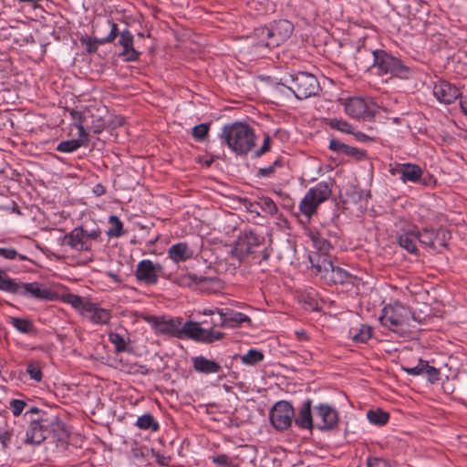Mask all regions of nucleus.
I'll return each instance as SVG.
<instances>
[{
  "instance_id": "f257e3e1",
  "label": "nucleus",
  "mask_w": 467,
  "mask_h": 467,
  "mask_svg": "<svg viewBox=\"0 0 467 467\" xmlns=\"http://www.w3.org/2000/svg\"><path fill=\"white\" fill-rule=\"evenodd\" d=\"M69 431L57 414L41 413L40 417L30 420L26 430V442L38 445L45 440L51 439L57 445L67 443Z\"/></svg>"
},
{
  "instance_id": "f03ea898",
  "label": "nucleus",
  "mask_w": 467,
  "mask_h": 467,
  "mask_svg": "<svg viewBox=\"0 0 467 467\" xmlns=\"http://www.w3.org/2000/svg\"><path fill=\"white\" fill-rule=\"evenodd\" d=\"M233 256L240 262L248 257L258 260V263L265 261L270 256V251L265 246V238L258 235L251 229H245L240 233L234 243Z\"/></svg>"
},
{
  "instance_id": "7ed1b4c3",
  "label": "nucleus",
  "mask_w": 467,
  "mask_h": 467,
  "mask_svg": "<svg viewBox=\"0 0 467 467\" xmlns=\"http://www.w3.org/2000/svg\"><path fill=\"white\" fill-rule=\"evenodd\" d=\"M220 138L223 143L238 155H246L255 146L254 129L244 122L224 125Z\"/></svg>"
},
{
  "instance_id": "20e7f679",
  "label": "nucleus",
  "mask_w": 467,
  "mask_h": 467,
  "mask_svg": "<svg viewBox=\"0 0 467 467\" xmlns=\"http://www.w3.org/2000/svg\"><path fill=\"white\" fill-rule=\"evenodd\" d=\"M372 74L376 76H390L401 79H408L412 74V68L390 52L378 48L372 51Z\"/></svg>"
},
{
  "instance_id": "39448f33",
  "label": "nucleus",
  "mask_w": 467,
  "mask_h": 467,
  "mask_svg": "<svg viewBox=\"0 0 467 467\" xmlns=\"http://www.w3.org/2000/svg\"><path fill=\"white\" fill-rule=\"evenodd\" d=\"M294 31L293 24L286 19L275 20L268 26L255 28L254 36L256 38L254 46L258 48H274L285 42Z\"/></svg>"
},
{
  "instance_id": "423d86ee",
  "label": "nucleus",
  "mask_w": 467,
  "mask_h": 467,
  "mask_svg": "<svg viewBox=\"0 0 467 467\" xmlns=\"http://www.w3.org/2000/svg\"><path fill=\"white\" fill-rule=\"evenodd\" d=\"M410 318L420 324L423 322V319L417 317L415 313H412L408 306L396 302L385 306L381 310L379 319L383 327H388L393 332L402 333V327L409 325Z\"/></svg>"
},
{
  "instance_id": "0eeeda50",
  "label": "nucleus",
  "mask_w": 467,
  "mask_h": 467,
  "mask_svg": "<svg viewBox=\"0 0 467 467\" xmlns=\"http://www.w3.org/2000/svg\"><path fill=\"white\" fill-rule=\"evenodd\" d=\"M288 88L298 99H306L319 94L321 88L317 78L310 73L298 71L285 79Z\"/></svg>"
},
{
  "instance_id": "6e6552de",
  "label": "nucleus",
  "mask_w": 467,
  "mask_h": 467,
  "mask_svg": "<svg viewBox=\"0 0 467 467\" xmlns=\"http://www.w3.org/2000/svg\"><path fill=\"white\" fill-rule=\"evenodd\" d=\"M343 101L345 113L357 120H371L376 112V105L370 99L362 97H349Z\"/></svg>"
},
{
  "instance_id": "1a4fd4ad",
  "label": "nucleus",
  "mask_w": 467,
  "mask_h": 467,
  "mask_svg": "<svg viewBox=\"0 0 467 467\" xmlns=\"http://www.w3.org/2000/svg\"><path fill=\"white\" fill-rule=\"evenodd\" d=\"M202 322L186 321L182 324L180 329V338H188L196 342L212 344L214 341L221 340L224 337V333L206 329L201 327Z\"/></svg>"
},
{
  "instance_id": "9d476101",
  "label": "nucleus",
  "mask_w": 467,
  "mask_h": 467,
  "mask_svg": "<svg viewBox=\"0 0 467 467\" xmlns=\"http://www.w3.org/2000/svg\"><path fill=\"white\" fill-rule=\"evenodd\" d=\"M135 277L139 283L146 285H155L160 277H164V267L160 263H153L150 259H143L137 264Z\"/></svg>"
},
{
  "instance_id": "9b49d317",
  "label": "nucleus",
  "mask_w": 467,
  "mask_h": 467,
  "mask_svg": "<svg viewBox=\"0 0 467 467\" xmlns=\"http://www.w3.org/2000/svg\"><path fill=\"white\" fill-rule=\"evenodd\" d=\"M295 410L286 400L277 401L271 409L269 419L273 427L277 431H285L293 423Z\"/></svg>"
},
{
  "instance_id": "f8f14e48",
  "label": "nucleus",
  "mask_w": 467,
  "mask_h": 467,
  "mask_svg": "<svg viewBox=\"0 0 467 467\" xmlns=\"http://www.w3.org/2000/svg\"><path fill=\"white\" fill-rule=\"evenodd\" d=\"M10 294L31 297L39 300H52L54 298L53 292L46 287H43L38 282L23 283L14 280L13 285H8Z\"/></svg>"
},
{
  "instance_id": "ddd939ff",
  "label": "nucleus",
  "mask_w": 467,
  "mask_h": 467,
  "mask_svg": "<svg viewBox=\"0 0 467 467\" xmlns=\"http://www.w3.org/2000/svg\"><path fill=\"white\" fill-rule=\"evenodd\" d=\"M103 26L109 29V32L107 36L101 37H90L88 36H81L79 41L82 46H85L87 53H96L99 45H105L114 42L119 34L118 25L110 20L107 19L102 24H97L96 27Z\"/></svg>"
},
{
  "instance_id": "4468645a",
  "label": "nucleus",
  "mask_w": 467,
  "mask_h": 467,
  "mask_svg": "<svg viewBox=\"0 0 467 467\" xmlns=\"http://www.w3.org/2000/svg\"><path fill=\"white\" fill-rule=\"evenodd\" d=\"M144 320L152 326L157 334L181 337L180 329L182 322L181 317L165 319L164 317L147 316Z\"/></svg>"
},
{
  "instance_id": "2eb2a0df",
  "label": "nucleus",
  "mask_w": 467,
  "mask_h": 467,
  "mask_svg": "<svg viewBox=\"0 0 467 467\" xmlns=\"http://www.w3.org/2000/svg\"><path fill=\"white\" fill-rule=\"evenodd\" d=\"M390 172L393 175L400 174V180L403 182L429 185L432 181V176L423 177V170L419 165L410 162L400 164L396 169H391Z\"/></svg>"
},
{
  "instance_id": "dca6fc26",
  "label": "nucleus",
  "mask_w": 467,
  "mask_h": 467,
  "mask_svg": "<svg viewBox=\"0 0 467 467\" xmlns=\"http://www.w3.org/2000/svg\"><path fill=\"white\" fill-rule=\"evenodd\" d=\"M314 413L317 418L320 419V422L317 423V427L321 431L333 430L337 426L338 413L328 404L320 403L314 407Z\"/></svg>"
},
{
  "instance_id": "f3484780",
  "label": "nucleus",
  "mask_w": 467,
  "mask_h": 467,
  "mask_svg": "<svg viewBox=\"0 0 467 467\" xmlns=\"http://www.w3.org/2000/svg\"><path fill=\"white\" fill-rule=\"evenodd\" d=\"M119 45L122 47V51L119 57L125 62H135L140 59L141 53L134 48V37L129 29L119 31Z\"/></svg>"
},
{
  "instance_id": "a211bd4d",
  "label": "nucleus",
  "mask_w": 467,
  "mask_h": 467,
  "mask_svg": "<svg viewBox=\"0 0 467 467\" xmlns=\"http://www.w3.org/2000/svg\"><path fill=\"white\" fill-rule=\"evenodd\" d=\"M214 322L220 324L222 327L234 328L244 322L250 323L251 318L241 312L226 307L218 311V321Z\"/></svg>"
},
{
  "instance_id": "6ab92c4d",
  "label": "nucleus",
  "mask_w": 467,
  "mask_h": 467,
  "mask_svg": "<svg viewBox=\"0 0 467 467\" xmlns=\"http://www.w3.org/2000/svg\"><path fill=\"white\" fill-rule=\"evenodd\" d=\"M433 95L444 104H451L461 97L458 88L446 80H441L434 85Z\"/></svg>"
},
{
  "instance_id": "aec40b11",
  "label": "nucleus",
  "mask_w": 467,
  "mask_h": 467,
  "mask_svg": "<svg viewBox=\"0 0 467 467\" xmlns=\"http://www.w3.org/2000/svg\"><path fill=\"white\" fill-rule=\"evenodd\" d=\"M61 244L67 245L77 251H90L91 246L85 240V229L76 227L60 239Z\"/></svg>"
},
{
  "instance_id": "412c9836",
  "label": "nucleus",
  "mask_w": 467,
  "mask_h": 467,
  "mask_svg": "<svg viewBox=\"0 0 467 467\" xmlns=\"http://www.w3.org/2000/svg\"><path fill=\"white\" fill-rule=\"evenodd\" d=\"M328 149L337 154H342L356 161H363L368 157L367 150L349 146L335 138L330 140Z\"/></svg>"
},
{
  "instance_id": "4be33fe9",
  "label": "nucleus",
  "mask_w": 467,
  "mask_h": 467,
  "mask_svg": "<svg viewBox=\"0 0 467 467\" xmlns=\"http://www.w3.org/2000/svg\"><path fill=\"white\" fill-rule=\"evenodd\" d=\"M293 422L301 430L312 431L314 422L312 416V400L310 399L306 400L298 409L297 413H295Z\"/></svg>"
},
{
  "instance_id": "5701e85b",
  "label": "nucleus",
  "mask_w": 467,
  "mask_h": 467,
  "mask_svg": "<svg viewBox=\"0 0 467 467\" xmlns=\"http://www.w3.org/2000/svg\"><path fill=\"white\" fill-rule=\"evenodd\" d=\"M82 317L88 318L94 324L105 325L109 322L111 314L109 310L99 307L98 304L89 302Z\"/></svg>"
},
{
  "instance_id": "b1692460",
  "label": "nucleus",
  "mask_w": 467,
  "mask_h": 467,
  "mask_svg": "<svg viewBox=\"0 0 467 467\" xmlns=\"http://www.w3.org/2000/svg\"><path fill=\"white\" fill-rule=\"evenodd\" d=\"M322 278L327 280L333 285H344V284H354L353 280L356 279L350 273L345 269L332 265V267L328 269L327 274L321 275Z\"/></svg>"
},
{
  "instance_id": "393cba45",
  "label": "nucleus",
  "mask_w": 467,
  "mask_h": 467,
  "mask_svg": "<svg viewBox=\"0 0 467 467\" xmlns=\"http://www.w3.org/2000/svg\"><path fill=\"white\" fill-rule=\"evenodd\" d=\"M168 257L175 264H180L192 258L193 250L186 242H180L168 249Z\"/></svg>"
},
{
  "instance_id": "a878e982",
  "label": "nucleus",
  "mask_w": 467,
  "mask_h": 467,
  "mask_svg": "<svg viewBox=\"0 0 467 467\" xmlns=\"http://www.w3.org/2000/svg\"><path fill=\"white\" fill-rule=\"evenodd\" d=\"M372 51L368 49L365 45H360L357 47V53L354 57L355 65L358 70L364 72H373V57Z\"/></svg>"
},
{
  "instance_id": "bb28decb",
  "label": "nucleus",
  "mask_w": 467,
  "mask_h": 467,
  "mask_svg": "<svg viewBox=\"0 0 467 467\" xmlns=\"http://www.w3.org/2000/svg\"><path fill=\"white\" fill-rule=\"evenodd\" d=\"M397 242L400 247L412 254H418L419 250L417 247L418 237L416 230L403 231L397 234Z\"/></svg>"
},
{
  "instance_id": "cd10ccee",
  "label": "nucleus",
  "mask_w": 467,
  "mask_h": 467,
  "mask_svg": "<svg viewBox=\"0 0 467 467\" xmlns=\"http://www.w3.org/2000/svg\"><path fill=\"white\" fill-rule=\"evenodd\" d=\"M192 367L196 372L202 374H216L222 371V367L219 363L203 356L192 358Z\"/></svg>"
},
{
  "instance_id": "c85d7f7f",
  "label": "nucleus",
  "mask_w": 467,
  "mask_h": 467,
  "mask_svg": "<svg viewBox=\"0 0 467 467\" xmlns=\"http://www.w3.org/2000/svg\"><path fill=\"white\" fill-rule=\"evenodd\" d=\"M309 261L312 268L318 274H327L328 269L332 267V261L327 254L315 253L309 255Z\"/></svg>"
},
{
  "instance_id": "c756f323",
  "label": "nucleus",
  "mask_w": 467,
  "mask_h": 467,
  "mask_svg": "<svg viewBox=\"0 0 467 467\" xmlns=\"http://www.w3.org/2000/svg\"><path fill=\"white\" fill-rule=\"evenodd\" d=\"M220 280L218 277H210L198 275L196 274H188L180 277V285H204V284H215Z\"/></svg>"
},
{
  "instance_id": "7c9ffc66",
  "label": "nucleus",
  "mask_w": 467,
  "mask_h": 467,
  "mask_svg": "<svg viewBox=\"0 0 467 467\" xmlns=\"http://www.w3.org/2000/svg\"><path fill=\"white\" fill-rule=\"evenodd\" d=\"M307 192H312L313 198L320 204L331 196V184L327 182H320Z\"/></svg>"
},
{
  "instance_id": "2f4dec72",
  "label": "nucleus",
  "mask_w": 467,
  "mask_h": 467,
  "mask_svg": "<svg viewBox=\"0 0 467 467\" xmlns=\"http://www.w3.org/2000/svg\"><path fill=\"white\" fill-rule=\"evenodd\" d=\"M319 203L313 198L312 192H307L299 203L300 212L310 218L316 212Z\"/></svg>"
},
{
  "instance_id": "473e14b6",
  "label": "nucleus",
  "mask_w": 467,
  "mask_h": 467,
  "mask_svg": "<svg viewBox=\"0 0 467 467\" xmlns=\"http://www.w3.org/2000/svg\"><path fill=\"white\" fill-rule=\"evenodd\" d=\"M416 230L418 242L423 245L430 247L431 249H435V241H434V228L425 227L421 230H419L417 226H414Z\"/></svg>"
},
{
  "instance_id": "72a5a7b5",
  "label": "nucleus",
  "mask_w": 467,
  "mask_h": 467,
  "mask_svg": "<svg viewBox=\"0 0 467 467\" xmlns=\"http://www.w3.org/2000/svg\"><path fill=\"white\" fill-rule=\"evenodd\" d=\"M135 425L140 430L150 431L151 432H155L160 429L158 421L150 413H145L140 416Z\"/></svg>"
},
{
  "instance_id": "f704fd0d",
  "label": "nucleus",
  "mask_w": 467,
  "mask_h": 467,
  "mask_svg": "<svg viewBox=\"0 0 467 467\" xmlns=\"http://www.w3.org/2000/svg\"><path fill=\"white\" fill-rule=\"evenodd\" d=\"M350 335L355 343H367L372 337V327L363 324L358 329L352 328Z\"/></svg>"
},
{
  "instance_id": "c9c22d12",
  "label": "nucleus",
  "mask_w": 467,
  "mask_h": 467,
  "mask_svg": "<svg viewBox=\"0 0 467 467\" xmlns=\"http://www.w3.org/2000/svg\"><path fill=\"white\" fill-rule=\"evenodd\" d=\"M240 358L242 363L247 366H254L264 360V353L261 350L252 348L245 355H234V358Z\"/></svg>"
},
{
  "instance_id": "e433bc0d",
  "label": "nucleus",
  "mask_w": 467,
  "mask_h": 467,
  "mask_svg": "<svg viewBox=\"0 0 467 467\" xmlns=\"http://www.w3.org/2000/svg\"><path fill=\"white\" fill-rule=\"evenodd\" d=\"M368 421L377 426H384L389 420V414L381 409L369 410L367 412Z\"/></svg>"
},
{
  "instance_id": "4c0bfd02",
  "label": "nucleus",
  "mask_w": 467,
  "mask_h": 467,
  "mask_svg": "<svg viewBox=\"0 0 467 467\" xmlns=\"http://www.w3.org/2000/svg\"><path fill=\"white\" fill-rule=\"evenodd\" d=\"M64 302L69 304L74 307L77 311L82 314L84 313L86 307L88 306V304H89L90 301L84 299L82 296L78 295H75L72 293L67 294L63 296Z\"/></svg>"
},
{
  "instance_id": "58836bf2",
  "label": "nucleus",
  "mask_w": 467,
  "mask_h": 467,
  "mask_svg": "<svg viewBox=\"0 0 467 467\" xmlns=\"http://www.w3.org/2000/svg\"><path fill=\"white\" fill-rule=\"evenodd\" d=\"M10 324L19 332L24 334H32L36 332V327L33 322L26 318L11 317Z\"/></svg>"
},
{
  "instance_id": "ea45409f",
  "label": "nucleus",
  "mask_w": 467,
  "mask_h": 467,
  "mask_svg": "<svg viewBox=\"0 0 467 467\" xmlns=\"http://www.w3.org/2000/svg\"><path fill=\"white\" fill-rule=\"evenodd\" d=\"M309 236L313 242L314 247L318 251L317 253L327 254L332 248L330 243L323 238L318 232H311Z\"/></svg>"
},
{
  "instance_id": "a19ab883",
  "label": "nucleus",
  "mask_w": 467,
  "mask_h": 467,
  "mask_svg": "<svg viewBox=\"0 0 467 467\" xmlns=\"http://www.w3.org/2000/svg\"><path fill=\"white\" fill-rule=\"evenodd\" d=\"M327 125L329 126V128H331L333 130H337L343 133H347V134L354 133L353 126L350 123H348L347 120L342 119H337V118L329 119L327 121Z\"/></svg>"
},
{
  "instance_id": "79ce46f5",
  "label": "nucleus",
  "mask_w": 467,
  "mask_h": 467,
  "mask_svg": "<svg viewBox=\"0 0 467 467\" xmlns=\"http://www.w3.org/2000/svg\"><path fill=\"white\" fill-rule=\"evenodd\" d=\"M109 223L112 225L107 231L109 237H120L124 234L123 223L117 215H110Z\"/></svg>"
},
{
  "instance_id": "37998d69",
  "label": "nucleus",
  "mask_w": 467,
  "mask_h": 467,
  "mask_svg": "<svg viewBox=\"0 0 467 467\" xmlns=\"http://www.w3.org/2000/svg\"><path fill=\"white\" fill-rule=\"evenodd\" d=\"M282 166H283L282 158H277L271 165L265 167V168L258 169L255 173V177H257V178L271 177L275 173V170Z\"/></svg>"
},
{
  "instance_id": "c03bdc74",
  "label": "nucleus",
  "mask_w": 467,
  "mask_h": 467,
  "mask_svg": "<svg viewBox=\"0 0 467 467\" xmlns=\"http://www.w3.org/2000/svg\"><path fill=\"white\" fill-rule=\"evenodd\" d=\"M451 232L444 228L439 227L438 229H434V241L438 243V244L441 247H447L448 242L451 239Z\"/></svg>"
},
{
  "instance_id": "a18cd8bd",
  "label": "nucleus",
  "mask_w": 467,
  "mask_h": 467,
  "mask_svg": "<svg viewBox=\"0 0 467 467\" xmlns=\"http://www.w3.org/2000/svg\"><path fill=\"white\" fill-rule=\"evenodd\" d=\"M80 147L78 140L73 139L60 141L56 147V150L64 153H71L78 150Z\"/></svg>"
},
{
  "instance_id": "49530a36",
  "label": "nucleus",
  "mask_w": 467,
  "mask_h": 467,
  "mask_svg": "<svg viewBox=\"0 0 467 467\" xmlns=\"http://www.w3.org/2000/svg\"><path fill=\"white\" fill-rule=\"evenodd\" d=\"M109 340L115 346V351L117 353L124 352L127 349V343L125 338L116 332L109 333Z\"/></svg>"
},
{
  "instance_id": "de8ad7c7",
  "label": "nucleus",
  "mask_w": 467,
  "mask_h": 467,
  "mask_svg": "<svg viewBox=\"0 0 467 467\" xmlns=\"http://www.w3.org/2000/svg\"><path fill=\"white\" fill-rule=\"evenodd\" d=\"M210 130V124L209 123H201L199 125H196L192 129V137L197 141H203L209 133Z\"/></svg>"
},
{
  "instance_id": "09e8293b",
  "label": "nucleus",
  "mask_w": 467,
  "mask_h": 467,
  "mask_svg": "<svg viewBox=\"0 0 467 467\" xmlns=\"http://www.w3.org/2000/svg\"><path fill=\"white\" fill-rule=\"evenodd\" d=\"M0 255L5 259L18 258L20 261H29L33 263L26 255L19 254L15 248L0 247Z\"/></svg>"
},
{
  "instance_id": "8fccbe9b",
  "label": "nucleus",
  "mask_w": 467,
  "mask_h": 467,
  "mask_svg": "<svg viewBox=\"0 0 467 467\" xmlns=\"http://www.w3.org/2000/svg\"><path fill=\"white\" fill-rule=\"evenodd\" d=\"M259 205L261 209L271 215H275L278 212V208L270 197H263L260 199Z\"/></svg>"
},
{
  "instance_id": "3c124183",
  "label": "nucleus",
  "mask_w": 467,
  "mask_h": 467,
  "mask_svg": "<svg viewBox=\"0 0 467 467\" xmlns=\"http://www.w3.org/2000/svg\"><path fill=\"white\" fill-rule=\"evenodd\" d=\"M26 373L36 382H40L43 379L41 368L35 362H29L26 366Z\"/></svg>"
},
{
  "instance_id": "603ef678",
  "label": "nucleus",
  "mask_w": 467,
  "mask_h": 467,
  "mask_svg": "<svg viewBox=\"0 0 467 467\" xmlns=\"http://www.w3.org/2000/svg\"><path fill=\"white\" fill-rule=\"evenodd\" d=\"M424 374L427 375L429 381L431 383L441 379L440 370L435 367L430 366L427 361L426 365H424Z\"/></svg>"
},
{
  "instance_id": "864d4df0",
  "label": "nucleus",
  "mask_w": 467,
  "mask_h": 467,
  "mask_svg": "<svg viewBox=\"0 0 467 467\" xmlns=\"http://www.w3.org/2000/svg\"><path fill=\"white\" fill-rule=\"evenodd\" d=\"M85 124L86 123H75V126L78 128V138L75 140H78L80 146H88L89 141V135L87 130L85 129Z\"/></svg>"
},
{
  "instance_id": "5fc2aeb1",
  "label": "nucleus",
  "mask_w": 467,
  "mask_h": 467,
  "mask_svg": "<svg viewBox=\"0 0 467 467\" xmlns=\"http://www.w3.org/2000/svg\"><path fill=\"white\" fill-rule=\"evenodd\" d=\"M26 403L22 400H12L10 401V410L15 417L21 415L22 411L26 408Z\"/></svg>"
},
{
  "instance_id": "6e6d98bb",
  "label": "nucleus",
  "mask_w": 467,
  "mask_h": 467,
  "mask_svg": "<svg viewBox=\"0 0 467 467\" xmlns=\"http://www.w3.org/2000/svg\"><path fill=\"white\" fill-rule=\"evenodd\" d=\"M272 140L268 134H265L263 145L254 151V158H259L271 150Z\"/></svg>"
},
{
  "instance_id": "4d7b16f0",
  "label": "nucleus",
  "mask_w": 467,
  "mask_h": 467,
  "mask_svg": "<svg viewBox=\"0 0 467 467\" xmlns=\"http://www.w3.org/2000/svg\"><path fill=\"white\" fill-rule=\"evenodd\" d=\"M367 466L368 467H391L389 462L382 458L378 457H368L367 459Z\"/></svg>"
},
{
  "instance_id": "13d9d810",
  "label": "nucleus",
  "mask_w": 467,
  "mask_h": 467,
  "mask_svg": "<svg viewBox=\"0 0 467 467\" xmlns=\"http://www.w3.org/2000/svg\"><path fill=\"white\" fill-rule=\"evenodd\" d=\"M14 283V279L8 277L1 269H0V290L9 293L10 289L8 285L12 286Z\"/></svg>"
},
{
  "instance_id": "bf43d9fd",
  "label": "nucleus",
  "mask_w": 467,
  "mask_h": 467,
  "mask_svg": "<svg viewBox=\"0 0 467 467\" xmlns=\"http://www.w3.org/2000/svg\"><path fill=\"white\" fill-rule=\"evenodd\" d=\"M424 365H426V361L420 360L419 364L412 368H403L409 375L411 376H419L424 374Z\"/></svg>"
},
{
  "instance_id": "052dcab7",
  "label": "nucleus",
  "mask_w": 467,
  "mask_h": 467,
  "mask_svg": "<svg viewBox=\"0 0 467 467\" xmlns=\"http://www.w3.org/2000/svg\"><path fill=\"white\" fill-rule=\"evenodd\" d=\"M212 462L222 467H230L232 465V461L226 454L213 456Z\"/></svg>"
},
{
  "instance_id": "680f3d73",
  "label": "nucleus",
  "mask_w": 467,
  "mask_h": 467,
  "mask_svg": "<svg viewBox=\"0 0 467 467\" xmlns=\"http://www.w3.org/2000/svg\"><path fill=\"white\" fill-rule=\"evenodd\" d=\"M12 436H13L12 431L2 430L0 428V442L3 446V448H7V446L11 442Z\"/></svg>"
},
{
  "instance_id": "e2e57ef3",
  "label": "nucleus",
  "mask_w": 467,
  "mask_h": 467,
  "mask_svg": "<svg viewBox=\"0 0 467 467\" xmlns=\"http://www.w3.org/2000/svg\"><path fill=\"white\" fill-rule=\"evenodd\" d=\"M152 456L155 459V462L160 466H167L169 464V462L171 460L170 457L165 456L164 454H161L160 451H156L152 450Z\"/></svg>"
},
{
  "instance_id": "0e129e2a",
  "label": "nucleus",
  "mask_w": 467,
  "mask_h": 467,
  "mask_svg": "<svg viewBox=\"0 0 467 467\" xmlns=\"http://www.w3.org/2000/svg\"><path fill=\"white\" fill-rule=\"evenodd\" d=\"M106 121L102 119H99L96 121H93V124L89 127V129L94 133H100L106 127Z\"/></svg>"
},
{
  "instance_id": "69168bd1",
  "label": "nucleus",
  "mask_w": 467,
  "mask_h": 467,
  "mask_svg": "<svg viewBox=\"0 0 467 467\" xmlns=\"http://www.w3.org/2000/svg\"><path fill=\"white\" fill-rule=\"evenodd\" d=\"M354 137L358 140L362 142H373L376 141V139L374 137H370L361 131H355L352 133Z\"/></svg>"
},
{
  "instance_id": "338daca9",
  "label": "nucleus",
  "mask_w": 467,
  "mask_h": 467,
  "mask_svg": "<svg viewBox=\"0 0 467 467\" xmlns=\"http://www.w3.org/2000/svg\"><path fill=\"white\" fill-rule=\"evenodd\" d=\"M70 115L75 123H86V116L81 111L71 109Z\"/></svg>"
},
{
  "instance_id": "774afa93",
  "label": "nucleus",
  "mask_w": 467,
  "mask_h": 467,
  "mask_svg": "<svg viewBox=\"0 0 467 467\" xmlns=\"http://www.w3.org/2000/svg\"><path fill=\"white\" fill-rule=\"evenodd\" d=\"M100 234H101V231L99 228H96L90 232H88L87 230H85V239L89 238L92 240H98L99 238Z\"/></svg>"
}]
</instances>
